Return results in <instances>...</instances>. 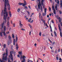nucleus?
Listing matches in <instances>:
<instances>
[{
    "label": "nucleus",
    "instance_id": "f257e3e1",
    "mask_svg": "<svg viewBox=\"0 0 62 62\" xmlns=\"http://www.w3.org/2000/svg\"><path fill=\"white\" fill-rule=\"evenodd\" d=\"M7 4L8 8V10H10V7L9 4V2L8 0H5V3L4 4V12L3 13L4 14L3 19L5 20V23H6V19L7 18V16H8V12L7 11Z\"/></svg>",
    "mask_w": 62,
    "mask_h": 62
},
{
    "label": "nucleus",
    "instance_id": "f03ea898",
    "mask_svg": "<svg viewBox=\"0 0 62 62\" xmlns=\"http://www.w3.org/2000/svg\"><path fill=\"white\" fill-rule=\"evenodd\" d=\"M18 54H20L21 56L20 59V60H22L23 58V60L22 61V62H25V58H26L25 56L24 55L22 56V52L19 51L18 52Z\"/></svg>",
    "mask_w": 62,
    "mask_h": 62
},
{
    "label": "nucleus",
    "instance_id": "7ed1b4c3",
    "mask_svg": "<svg viewBox=\"0 0 62 62\" xmlns=\"http://www.w3.org/2000/svg\"><path fill=\"white\" fill-rule=\"evenodd\" d=\"M43 8H44V10H45L44 11L45 13H43V16H45V15H46V11L47 10V8H45V7L44 6H43Z\"/></svg>",
    "mask_w": 62,
    "mask_h": 62
},
{
    "label": "nucleus",
    "instance_id": "20e7f679",
    "mask_svg": "<svg viewBox=\"0 0 62 62\" xmlns=\"http://www.w3.org/2000/svg\"><path fill=\"white\" fill-rule=\"evenodd\" d=\"M38 1L39 2V5H38V8L39 9L40 8V6H41V4H40V0H37V1Z\"/></svg>",
    "mask_w": 62,
    "mask_h": 62
},
{
    "label": "nucleus",
    "instance_id": "39448f33",
    "mask_svg": "<svg viewBox=\"0 0 62 62\" xmlns=\"http://www.w3.org/2000/svg\"><path fill=\"white\" fill-rule=\"evenodd\" d=\"M52 8L53 10H54L53 12L54 14H56V11L54 9V5L52 6Z\"/></svg>",
    "mask_w": 62,
    "mask_h": 62
},
{
    "label": "nucleus",
    "instance_id": "423d86ee",
    "mask_svg": "<svg viewBox=\"0 0 62 62\" xmlns=\"http://www.w3.org/2000/svg\"><path fill=\"white\" fill-rule=\"evenodd\" d=\"M19 22H20L19 26L21 27H22V26H23V25L22 24V22H21V21H19Z\"/></svg>",
    "mask_w": 62,
    "mask_h": 62
},
{
    "label": "nucleus",
    "instance_id": "0eeeda50",
    "mask_svg": "<svg viewBox=\"0 0 62 62\" xmlns=\"http://www.w3.org/2000/svg\"><path fill=\"white\" fill-rule=\"evenodd\" d=\"M45 0H41V4L42 5V6H44V3H43V2Z\"/></svg>",
    "mask_w": 62,
    "mask_h": 62
},
{
    "label": "nucleus",
    "instance_id": "6e6552de",
    "mask_svg": "<svg viewBox=\"0 0 62 62\" xmlns=\"http://www.w3.org/2000/svg\"><path fill=\"white\" fill-rule=\"evenodd\" d=\"M16 50H18V48H19V47H18V43H16Z\"/></svg>",
    "mask_w": 62,
    "mask_h": 62
},
{
    "label": "nucleus",
    "instance_id": "1a4fd4ad",
    "mask_svg": "<svg viewBox=\"0 0 62 62\" xmlns=\"http://www.w3.org/2000/svg\"><path fill=\"white\" fill-rule=\"evenodd\" d=\"M8 38L9 40L11 42L12 40H11V37L10 35H9L8 36Z\"/></svg>",
    "mask_w": 62,
    "mask_h": 62
},
{
    "label": "nucleus",
    "instance_id": "9d476101",
    "mask_svg": "<svg viewBox=\"0 0 62 62\" xmlns=\"http://www.w3.org/2000/svg\"><path fill=\"white\" fill-rule=\"evenodd\" d=\"M60 5L61 7V8H62V0H60Z\"/></svg>",
    "mask_w": 62,
    "mask_h": 62
},
{
    "label": "nucleus",
    "instance_id": "9b49d317",
    "mask_svg": "<svg viewBox=\"0 0 62 62\" xmlns=\"http://www.w3.org/2000/svg\"><path fill=\"white\" fill-rule=\"evenodd\" d=\"M16 42H17V41H18V36H16Z\"/></svg>",
    "mask_w": 62,
    "mask_h": 62
},
{
    "label": "nucleus",
    "instance_id": "f8f14e48",
    "mask_svg": "<svg viewBox=\"0 0 62 62\" xmlns=\"http://www.w3.org/2000/svg\"><path fill=\"white\" fill-rule=\"evenodd\" d=\"M7 25L8 27L9 26V21H8L7 22Z\"/></svg>",
    "mask_w": 62,
    "mask_h": 62
},
{
    "label": "nucleus",
    "instance_id": "ddd939ff",
    "mask_svg": "<svg viewBox=\"0 0 62 62\" xmlns=\"http://www.w3.org/2000/svg\"><path fill=\"white\" fill-rule=\"evenodd\" d=\"M3 33V32L2 31L0 32V35L1 36V37H3V34H2Z\"/></svg>",
    "mask_w": 62,
    "mask_h": 62
},
{
    "label": "nucleus",
    "instance_id": "4468645a",
    "mask_svg": "<svg viewBox=\"0 0 62 62\" xmlns=\"http://www.w3.org/2000/svg\"><path fill=\"white\" fill-rule=\"evenodd\" d=\"M55 8L56 10H57V4H56V6H55Z\"/></svg>",
    "mask_w": 62,
    "mask_h": 62
},
{
    "label": "nucleus",
    "instance_id": "2eb2a0df",
    "mask_svg": "<svg viewBox=\"0 0 62 62\" xmlns=\"http://www.w3.org/2000/svg\"><path fill=\"white\" fill-rule=\"evenodd\" d=\"M9 16L10 17H11V12L9 11Z\"/></svg>",
    "mask_w": 62,
    "mask_h": 62
},
{
    "label": "nucleus",
    "instance_id": "dca6fc26",
    "mask_svg": "<svg viewBox=\"0 0 62 62\" xmlns=\"http://www.w3.org/2000/svg\"><path fill=\"white\" fill-rule=\"evenodd\" d=\"M22 6L23 7H24V6H25L26 5H27V4L25 3H22Z\"/></svg>",
    "mask_w": 62,
    "mask_h": 62
},
{
    "label": "nucleus",
    "instance_id": "f3484780",
    "mask_svg": "<svg viewBox=\"0 0 62 62\" xmlns=\"http://www.w3.org/2000/svg\"><path fill=\"white\" fill-rule=\"evenodd\" d=\"M4 23H3L1 24V26H2L1 28V29L3 28V27L4 26Z\"/></svg>",
    "mask_w": 62,
    "mask_h": 62
},
{
    "label": "nucleus",
    "instance_id": "a211bd4d",
    "mask_svg": "<svg viewBox=\"0 0 62 62\" xmlns=\"http://www.w3.org/2000/svg\"><path fill=\"white\" fill-rule=\"evenodd\" d=\"M11 59L12 61V62H13V56H11Z\"/></svg>",
    "mask_w": 62,
    "mask_h": 62
},
{
    "label": "nucleus",
    "instance_id": "6ab92c4d",
    "mask_svg": "<svg viewBox=\"0 0 62 62\" xmlns=\"http://www.w3.org/2000/svg\"><path fill=\"white\" fill-rule=\"evenodd\" d=\"M57 3L58 4V5H59V0L57 1Z\"/></svg>",
    "mask_w": 62,
    "mask_h": 62
},
{
    "label": "nucleus",
    "instance_id": "aec40b11",
    "mask_svg": "<svg viewBox=\"0 0 62 62\" xmlns=\"http://www.w3.org/2000/svg\"><path fill=\"white\" fill-rule=\"evenodd\" d=\"M59 22H61V18H60V17H59Z\"/></svg>",
    "mask_w": 62,
    "mask_h": 62
},
{
    "label": "nucleus",
    "instance_id": "412c9836",
    "mask_svg": "<svg viewBox=\"0 0 62 62\" xmlns=\"http://www.w3.org/2000/svg\"><path fill=\"white\" fill-rule=\"evenodd\" d=\"M54 33L55 37H56V36H57V35H56V33L55 31H54Z\"/></svg>",
    "mask_w": 62,
    "mask_h": 62
},
{
    "label": "nucleus",
    "instance_id": "4be33fe9",
    "mask_svg": "<svg viewBox=\"0 0 62 62\" xmlns=\"http://www.w3.org/2000/svg\"><path fill=\"white\" fill-rule=\"evenodd\" d=\"M9 41H10V40L8 41V42H7V44H8V45H9V44H10V42H9Z\"/></svg>",
    "mask_w": 62,
    "mask_h": 62
},
{
    "label": "nucleus",
    "instance_id": "5701e85b",
    "mask_svg": "<svg viewBox=\"0 0 62 62\" xmlns=\"http://www.w3.org/2000/svg\"><path fill=\"white\" fill-rule=\"evenodd\" d=\"M6 46V45L5 44H4L3 45V47L4 48H5Z\"/></svg>",
    "mask_w": 62,
    "mask_h": 62
},
{
    "label": "nucleus",
    "instance_id": "b1692460",
    "mask_svg": "<svg viewBox=\"0 0 62 62\" xmlns=\"http://www.w3.org/2000/svg\"><path fill=\"white\" fill-rule=\"evenodd\" d=\"M4 31H6V27L5 26H4Z\"/></svg>",
    "mask_w": 62,
    "mask_h": 62
},
{
    "label": "nucleus",
    "instance_id": "393cba45",
    "mask_svg": "<svg viewBox=\"0 0 62 62\" xmlns=\"http://www.w3.org/2000/svg\"><path fill=\"white\" fill-rule=\"evenodd\" d=\"M23 3H18V4L20 6H21V5H22Z\"/></svg>",
    "mask_w": 62,
    "mask_h": 62
},
{
    "label": "nucleus",
    "instance_id": "a878e982",
    "mask_svg": "<svg viewBox=\"0 0 62 62\" xmlns=\"http://www.w3.org/2000/svg\"><path fill=\"white\" fill-rule=\"evenodd\" d=\"M20 11V8H18L17 9V12H19Z\"/></svg>",
    "mask_w": 62,
    "mask_h": 62
},
{
    "label": "nucleus",
    "instance_id": "bb28decb",
    "mask_svg": "<svg viewBox=\"0 0 62 62\" xmlns=\"http://www.w3.org/2000/svg\"><path fill=\"white\" fill-rule=\"evenodd\" d=\"M52 44H53V45H54V44H55V42H53L52 43Z\"/></svg>",
    "mask_w": 62,
    "mask_h": 62
},
{
    "label": "nucleus",
    "instance_id": "cd10ccee",
    "mask_svg": "<svg viewBox=\"0 0 62 62\" xmlns=\"http://www.w3.org/2000/svg\"><path fill=\"white\" fill-rule=\"evenodd\" d=\"M39 35L40 36H41V32H40L39 34Z\"/></svg>",
    "mask_w": 62,
    "mask_h": 62
},
{
    "label": "nucleus",
    "instance_id": "c85d7f7f",
    "mask_svg": "<svg viewBox=\"0 0 62 62\" xmlns=\"http://www.w3.org/2000/svg\"><path fill=\"white\" fill-rule=\"evenodd\" d=\"M31 19H32L31 18H30L29 19L28 21V22H30V21H31Z\"/></svg>",
    "mask_w": 62,
    "mask_h": 62
},
{
    "label": "nucleus",
    "instance_id": "c756f323",
    "mask_svg": "<svg viewBox=\"0 0 62 62\" xmlns=\"http://www.w3.org/2000/svg\"><path fill=\"white\" fill-rule=\"evenodd\" d=\"M49 11H51V8L50 7H49Z\"/></svg>",
    "mask_w": 62,
    "mask_h": 62
},
{
    "label": "nucleus",
    "instance_id": "7c9ffc66",
    "mask_svg": "<svg viewBox=\"0 0 62 62\" xmlns=\"http://www.w3.org/2000/svg\"><path fill=\"white\" fill-rule=\"evenodd\" d=\"M3 35L5 37H7V35L6 34V33H3Z\"/></svg>",
    "mask_w": 62,
    "mask_h": 62
},
{
    "label": "nucleus",
    "instance_id": "2f4dec72",
    "mask_svg": "<svg viewBox=\"0 0 62 62\" xmlns=\"http://www.w3.org/2000/svg\"><path fill=\"white\" fill-rule=\"evenodd\" d=\"M12 37L13 39H14V35L13 34H12Z\"/></svg>",
    "mask_w": 62,
    "mask_h": 62
},
{
    "label": "nucleus",
    "instance_id": "473e14b6",
    "mask_svg": "<svg viewBox=\"0 0 62 62\" xmlns=\"http://www.w3.org/2000/svg\"><path fill=\"white\" fill-rule=\"evenodd\" d=\"M40 9L41 11H42V6H41Z\"/></svg>",
    "mask_w": 62,
    "mask_h": 62
},
{
    "label": "nucleus",
    "instance_id": "72a5a7b5",
    "mask_svg": "<svg viewBox=\"0 0 62 62\" xmlns=\"http://www.w3.org/2000/svg\"><path fill=\"white\" fill-rule=\"evenodd\" d=\"M24 8H26L27 9H28V8H27V6H24Z\"/></svg>",
    "mask_w": 62,
    "mask_h": 62
},
{
    "label": "nucleus",
    "instance_id": "f704fd0d",
    "mask_svg": "<svg viewBox=\"0 0 62 62\" xmlns=\"http://www.w3.org/2000/svg\"><path fill=\"white\" fill-rule=\"evenodd\" d=\"M28 7L29 8V9H31V7L30 5H29L28 6Z\"/></svg>",
    "mask_w": 62,
    "mask_h": 62
},
{
    "label": "nucleus",
    "instance_id": "c9c22d12",
    "mask_svg": "<svg viewBox=\"0 0 62 62\" xmlns=\"http://www.w3.org/2000/svg\"><path fill=\"white\" fill-rule=\"evenodd\" d=\"M56 59L57 60H58V57H57L56 58Z\"/></svg>",
    "mask_w": 62,
    "mask_h": 62
},
{
    "label": "nucleus",
    "instance_id": "e433bc0d",
    "mask_svg": "<svg viewBox=\"0 0 62 62\" xmlns=\"http://www.w3.org/2000/svg\"><path fill=\"white\" fill-rule=\"evenodd\" d=\"M59 12L60 14H62V12L60 10L59 11Z\"/></svg>",
    "mask_w": 62,
    "mask_h": 62
},
{
    "label": "nucleus",
    "instance_id": "4c0bfd02",
    "mask_svg": "<svg viewBox=\"0 0 62 62\" xmlns=\"http://www.w3.org/2000/svg\"><path fill=\"white\" fill-rule=\"evenodd\" d=\"M59 28L60 31V32H61V28H60V27H59Z\"/></svg>",
    "mask_w": 62,
    "mask_h": 62
},
{
    "label": "nucleus",
    "instance_id": "58836bf2",
    "mask_svg": "<svg viewBox=\"0 0 62 62\" xmlns=\"http://www.w3.org/2000/svg\"><path fill=\"white\" fill-rule=\"evenodd\" d=\"M33 20H32L31 22H30V23H32L33 22Z\"/></svg>",
    "mask_w": 62,
    "mask_h": 62
},
{
    "label": "nucleus",
    "instance_id": "ea45409f",
    "mask_svg": "<svg viewBox=\"0 0 62 62\" xmlns=\"http://www.w3.org/2000/svg\"><path fill=\"white\" fill-rule=\"evenodd\" d=\"M10 54L11 55V56H12V52H10Z\"/></svg>",
    "mask_w": 62,
    "mask_h": 62
},
{
    "label": "nucleus",
    "instance_id": "a19ab883",
    "mask_svg": "<svg viewBox=\"0 0 62 62\" xmlns=\"http://www.w3.org/2000/svg\"><path fill=\"white\" fill-rule=\"evenodd\" d=\"M27 12L28 13L29 15L30 14V12L29 11H27Z\"/></svg>",
    "mask_w": 62,
    "mask_h": 62
},
{
    "label": "nucleus",
    "instance_id": "79ce46f5",
    "mask_svg": "<svg viewBox=\"0 0 62 62\" xmlns=\"http://www.w3.org/2000/svg\"><path fill=\"white\" fill-rule=\"evenodd\" d=\"M13 44L14 45H15V42H13Z\"/></svg>",
    "mask_w": 62,
    "mask_h": 62
},
{
    "label": "nucleus",
    "instance_id": "37998d69",
    "mask_svg": "<svg viewBox=\"0 0 62 62\" xmlns=\"http://www.w3.org/2000/svg\"><path fill=\"white\" fill-rule=\"evenodd\" d=\"M21 30H23V31H25V29H22Z\"/></svg>",
    "mask_w": 62,
    "mask_h": 62
},
{
    "label": "nucleus",
    "instance_id": "c03bdc74",
    "mask_svg": "<svg viewBox=\"0 0 62 62\" xmlns=\"http://www.w3.org/2000/svg\"><path fill=\"white\" fill-rule=\"evenodd\" d=\"M58 52H60V49H59L58 50Z\"/></svg>",
    "mask_w": 62,
    "mask_h": 62
},
{
    "label": "nucleus",
    "instance_id": "a18cd8bd",
    "mask_svg": "<svg viewBox=\"0 0 62 62\" xmlns=\"http://www.w3.org/2000/svg\"><path fill=\"white\" fill-rule=\"evenodd\" d=\"M13 25H14V27H15V23H14Z\"/></svg>",
    "mask_w": 62,
    "mask_h": 62
},
{
    "label": "nucleus",
    "instance_id": "49530a36",
    "mask_svg": "<svg viewBox=\"0 0 62 62\" xmlns=\"http://www.w3.org/2000/svg\"><path fill=\"white\" fill-rule=\"evenodd\" d=\"M5 54H6V53H5L4 54H3V56H5L4 55H5Z\"/></svg>",
    "mask_w": 62,
    "mask_h": 62
},
{
    "label": "nucleus",
    "instance_id": "de8ad7c7",
    "mask_svg": "<svg viewBox=\"0 0 62 62\" xmlns=\"http://www.w3.org/2000/svg\"><path fill=\"white\" fill-rule=\"evenodd\" d=\"M49 41H50V42L51 43H52V41H51V40H50V39H49Z\"/></svg>",
    "mask_w": 62,
    "mask_h": 62
},
{
    "label": "nucleus",
    "instance_id": "09e8293b",
    "mask_svg": "<svg viewBox=\"0 0 62 62\" xmlns=\"http://www.w3.org/2000/svg\"><path fill=\"white\" fill-rule=\"evenodd\" d=\"M10 18L9 17H8L7 18V20H9V18Z\"/></svg>",
    "mask_w": 62,
    "mask_h": 62
},
{
    "label": "nucleus",
    "instance_id": "8fccbe9b",
    "mask_svg": "<svg viewBox=\"0 0 62 62\" xmlns=\"http://www.w3.org/2000/svg\"><path fill=\"white\" fill-rule=\"evenodd\" d=\"M39 17H40V15H41V13H39Z\"/></svg>",
    "mask_w": 62,
    "mask_h": 62
},
{
    "label": "nucleus",
    "instance_id": "3c124183",
    "mask_svg": "<svg viewBox=\"0 0 62 62\" xmlns=\"http://www.w3.org/2000/svg\"><path fill=\"white\" fill-rule=\"evenodd\" d=\"M43 23H44V24H45V21H43Z\"/></svg>",
    "mask_w": 62,
    "mask_h": 62
},
{
    "label": "nucleus",
    "instance_id": "603ef678",
    "mask_svg": "<svg viewBox=\"0 0 62 62\" xmlns=\"http://www.w3.org/2000/svg\"><path fill=\"white\" fill-rule=\"evenodd\" d=\"M11 23L12 24H13V23H12V20L11 21Z\"/></svg>",
    "mask_w": 62,
    "mask_h": 62
},
{
    "label": "nucleus",
    "instance_id": "864d4df0",
    "mask_svg": "<svg viewBox=\"0 0 62 62\" xmlns=\"http://www.w3.org/2000/svg\"><path fill=\"white\" fill-rule=\"evenodd\" d=\"M31 32L30 31L29 32V35H30V36H31Z\"/></svg>",
    "mask_w": 62,
    "mask_h": 62
},
{
    "label": "nucleus",
    "instance_id": "5fc2aeb1",
    "mask_svg": "<svg viewBox=\"0 0 62 62\" xmlns=\"http://www.w3.org/2000/svg\"><path fill=\"white\" fill-rule=\"evenodd\" d=\"M50 27L51 29H52V27H51V24H50Z\"/></svg>",
    "mask_w": 62,
    "mask_h": 62
},
{
    "label": "nucleus",
    "instance_id": "6e6d98bb",
    "mask_svg": "<svg viewBox=\"0 0 62 62\" xmlns=\"http://www.w3.org/2000/svg\"><path fill=\"white\" fill-rule=\"evenodd\" d=\"M50 27L51 29H52V27H51V24H50Z\"/></svg>",
    "mask_w": 62,
    "mask_h": 62
},
{
    "label": "nucleus",
    "instance_id": "4d7b16f0",
    "mask_svg": "<svg viewBox=\"0 0 62 62\" xmlns=\"http://www.w3.org/2000/svg\"><path fill=\"white\" fill-rule=\"evenodd\" d=\"M24 3H25V4H27L26 3V1H25V0H24Z\"/></svg>",
    "mask_w": 62,
    "mask_h": 62
},
{
    "label": "nucleus",
    "instance_id": "13d9d810",
    "mask_svg": "<svg viewBox=\"0 0 62 62\" xmlns=\"http://www.w3.org/2000/svg\"><path fill=\"white\" fill-rule=\"evenodd\" d=\"M34 45L35 47H36V46H37V44L36 43H35L34 44Z\"/></svg>",
    "mask_w": 62,
    "mask_h": 62
},
{
    "label": "nucleus",
    "instance_id": "bf43d9fd",
    "mask_svg": "<svg viewBox=\"0 0 62 62\" xmlns=\"http://www.w3.org/2000/svg\"><path fill=\"white\" fill-rule=\"evenodd\" d=\"M46 25L47 27H49V26H48V25H47V23H46Z\"/></svg>",
    "mask_w": 62,
    "mask_h": 62
},
{
    "label": "nucleus",
    "instance_id": "052dcab7",
    "mask_svg": "<svg viewBox=\"0 0 62 62\" xmlns=\"http://www.w3.org/2000/svg\"><path fill=\"white\" fill-rule=\"evenodd\" d=\"M59 60H60V61H61V60H62V59H61V58H60Z\"/></svg>",
    "mask_w": 62,
    "mask_h": 62
},
{
    "label": "nucleus",
    "instance_id": "680f3d73",
    "mask_svg": "<svg viewBox=\"0 0 62 62\" xmlns=\"http://www.w3.org/2000/svg\"><path fill=\"white\" fill-rule=\"evenodd\" d=\"M47 18H49V15H47Z\"/></svg>",
    "mask_w": 62,
    "mask_h": 62
},
{
    "label": "nucleus",
    "instance_id": "e2e57ef3",
    "mask_svg": "<svg viewBox=\"0 0 62 62\" xmlns=\"http://www.w3.org/2000/svg\"><path fill=\"white\" fill-rule=\"evenodd\" d=\"M52 23H54V21H53V20H52Z\"/></svg>",
    "mask_w": 62,
    "mask_h": 62
},
{
    "label": "nucleus",
    "instance_id": "0e129e2a",
    "mask_svg": "<svg viewBox=\"0 0 62 62\" xmlns=\"http://www.w3.org/2000/svg\"><path fill=\"white\" fill-rule=\"evenodd\" d=\"M46 49V47H45V46H44V50H45V49Z\"/></svg>",
    "mask_w": 62,
    "mask_h": 62
},
{
    "label": "nucleus",
    "instance_id": "69168bd1",
    "mask_svg": "<svg viewBox=\"0 0 62 62\" xmlns=\"http://www.w3.org/2000/svg\"><path fill=\"white\" fill-rule=\"evenodd\" d=\"M30 62V60L28 59V62Z\"/></svg>",
    "mask_w": 62,
    "mask_h": 62
},
{
    "label": "nucleus",
    "instance_id": "338daca9",
    "mask_svg": "<svg viewBox=\"0 0 62 62\" xmlns=\"http://www.w3.org/2000/svg\"><path fill=\"white\" fill-rule=\"evenodd\" d=\"M17 57H20V55H18Z\"/></svg>",
    "mask_w": 62,
    "mask_h": 62
},
{
    "label": "nucleus",
    "instance_id": "774afa93",
    "mask_svg": "<svg viewBox=\"0 0 62 62\" xmlns=\"http://www.w3.org/2000/svg\"><path fill=\"white\" fill-rule=\"evenodd\" d=\"M61 26H62V22L61 23Z\"/></svg>",
    "mask_w": 62,
    "mask_h": 62
}]
</instances>
